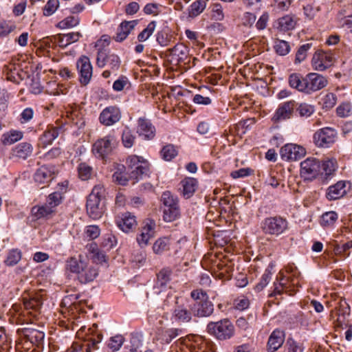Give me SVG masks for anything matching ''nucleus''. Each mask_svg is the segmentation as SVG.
I'll return each mask as SVG.
<instances>
[{"label":"nucleus","mask_w":352,"mask_h":352,"mask_svg":"<svg viewBox=\"0 0 352 352\" xmlns=\"http://www.w3.org/2000/svg\"><path fill=\"white\" fill-rule=\"evenodd\" d=\"M298 283L295 282V279L291 276L280 277L277 282L274 283V289L272 293L270 294V297H277L280 296L282 294L285 293L289 296L294 295L296 292V286Z\"/></svg>","instance_id":"1a4fd4ad"},{"label":"nucleus","mask_w":352,"mask_h":352,"mask_svg":"<svg viewBox=\"0 0 352 352\" xmlns=\"http://www.w3.org/2000/svg\"><path fill=\"white\" fill-rule=\"evenodd\" d=\"M116 244L117 239L114 235L112 234H107L104 235L102 242V245L105 250H109L114 248Z\"/></svg>","instance_id":"69168bd1"},{"label":"nucleus","mask_w":352,"mask_h":352,"mask_svg":"<svg viewBox=\"0 0 352 352\" xmlns=\"http://www.w3.org/2000/svg\"><path fill=\"white\" fill-rule=\"evenodd\" d=\"M261 229L264 234L278 236L289 229L288 221L279 215L267 217L261 223Z\"/></svg>","instance_id":"20e7f679"},{"label":"nucleus","mask_w":352,"mask_h":352,"mask_svg":"<svg viewBox=\"0 0 352 352\" xmlns=\"http://www.w3.org/2000/svg\"><path fill=\"white\" fill-rule=\"evenodd\" d=\"M306 154L305 148L294 144H287L280 150V157L287 162L297 161Z\"/></svg>","instance_id":"ddd939ff"},{"label":"nucleus","mask_w":352,"mask_h":352,"mask_svg":"<svg viewBox=\"0 0 352 352\" xmlns=\"http://www.w3.org/2000/svg\"><path fill=\"white\" fill-rule=\"evenodd\" d=\"M321 171V164L316 158L309 157L300 163V176L305 180L315 179Z\"/></svg>","instance_id":"9d476101"},{"label":"nucleus","mask_w":352,"mask_h":352,"mask_svg":"<svg viewBox=\"0 0 352 352\" xmlns=\"http://www.w3.org/2000/svg\"><path fill=\"white\" fill-rule=\"evenodd\" d=\"M311 46H312L311 43H306V44L301 45L298 48V50L296 54V57H295L294 63L296 64H299L305 60V58L307 56V52L311 47Z\"/></svg>","instance_id":"864d4df0"},{"label":"nucleus","mask_w":352,"mask_h":352,"mask_svg":"<svg viewBox=\"0 0 352 352\" xmlns=\"http://www.w3.org/2000/svg\"><path fill=\"white\" fill-rule=\"evenodd\" d=\"M122 114L119 107L109 106L104 109L100 114V122L106 126H112L121 119Z\"/></svg>","instance_id":"2eb2a0df"},{"label":"nucleus","mask_w":352,"mask_h":352,"mask_svg":"<svg viewBox=\"0 0 352 352\" xmlns=\"http://www.w3.org/2000/svg\"><path fill=\"white\" fill-rule=\"evenodd\" d=\"M336 131L330 127H325L316 131L314 135V141L320 147H329L336 141Z\"/></svg>","instance_id":"f8f14e48"},{"label":"nucleus","mask_w":352,"mask_h":352,"mask_svg":"<svg viewBox=\"0 0 352 352\" xmlns=\"http://www.w3.org/2000/svg\"><path fill=\"white\" fill-rule=\"evenodd\" d=\"M31 212L32 216L38 219L41 218H49L55 214L56 211L45 202L44 204L32 207Z\"/></svg>","instance_id":"7c9ffc66"},{"label":"nucleus","mask_w":352,"mask_h":352,"mask_svg":"<svg viewBox=\"0 0 352 352\" xmlns=\"http://www.w3.org/2000/svg\"><path fill=\"white\" fill-rule=\"evenodd\" d=\"M285 338V334L284 331L279 329L274 330L270 334L267 343V352L276 351L284 343Z\"/></svg>","instance_id":"5701e85b"},{"label":"nucleus","mask_w":352,"mask_h":352,"mask_svg":"<svg viewBox=\"0 0 352 352\" xmlns=\"http://www.w3.org/2000/svg\"><path fill=\"white\" fill-rule=\"evenodd\" d=\"M60 189L51 194L46 198V203L56 212V208L63 201L64 194L67 191V184L59 185Z\"/></svg>","instance_id":"bb28decb"},{"label":"nucleus","mask_w":352,"mask_h":352,"mask_svg":"<svg viewBox=\"0 0 352 352\" xmlns=\"http://www.w3.org/2000/svg\"><path fill=\"white\" fill-rule=\"evenodd\" d=\"M67 269L77 275L78 280L82 284L93 281L98 274V270L90 265L81 256L78 258L71 257L67 261Z\"/></svg>","instance_id":"f257e3e1"},{"label":"nucleus","mask_w":352,"mask_h":352,"mask_svg":"<svg viewBox=\"0 0 352 352\" xmlns=\"http://www.w3.org/2000/svg\"><path fill=\"white\" fill-rule=\"evenodd\" d=\"M118 141L113 133L98 139L92 146V153L98 158L104 159L116 148Z\"/></svg>","instance_id":"39448f33"},{"label":"nucleus","mask_w":352,"mask_h":352,"mask_svg":"<svg viewBox=\"0 0 352 352\" xmlns=\"http://www.w3.org/2000/svg\"><path fill=\"white\" fill-rule=\"evenodd\" d=\"M23 300L25 309L29 310L30 314L31 311H38L43 305V300L38 295H34L29 298L23 297Z\"/></svg>","instance_id":"473e14b6"},{"label":"nucleus","mask_w":352,"mask_h":352,"mask_svg":"<svg viewBox=\"0 0 352 352\" xmlns=\"http://www.w3.org/2000/svg\"><path fill=\"white\" fill-rule=\"evenodd\" d=\"M296 107V102L294 100L281 103L276 110L272 118V121L278 123L292 118Z\"/></svg>","instance_id":"4468645a"},{"label":"nucleus","mask_w":352,"mask_h":352,"mask_svg":"<svg viewBox=\"0 0 352 352\" xmlns=\"http://www.w3.org/2000/svg\"><path fill=\"white\" fill-rule=\"evenodd\" d=\"M328 84L327 79L323 76L317 73H309L305 76V94H311L318 91Z\"/></svg>","instance_id":"9b49d317"},{"label":"nucleus","mask_w":352,"mask_h":352,"mask_svg":"<svg viewBox=\"0 0 352 352\" xmlns=\"http://www.w3.org/2000/svg\"><path fill=\"white\" fill-rule=\"evenodd\" d=\"M54 166L43 165L35 172L34 179L39 184H48L54 178Z\"/></svg>","instance_id":"412c9836"},{"label":"nucleus","mask_w":352,"mask_h":352,"mask_svg":"<svg viewBox=\"0 0 352 352\" xmlns=\"http://www.w3.org/2000/svg\"><path fill=\"white\" fill-rule=\"evenodd\" d=\"M135 139V137L129 129L124 130L122 135V140L123 145L126 148H131L134 144Z\"/></svg>","instance_id":"052dcab7"},{"label":"nucleus","mask_w":352,"mask_h":352,"mask_svg":"<svg viewBox=\"0 0 352 352\" xmlns=\"http://www.w3.org/2000/svg\"><path fill=\"white\" fill-rule=\"evenodd\" d=\"M195 317H208L214 311V305L210 300L191 302Z\"/></svg>","instance_id":"4be33fe9"},{"label":"nucleus","mask_w":352,"mask_h":352,"mask_svg":"<svg viewBox=\"0 0 352 352\" xmlns=\"http://www.w3.org/2000/svg\"><path fill=\"white\" fill-rule=\"evenodd\" d=\"M138 23V20L124 21L122 22L118 28L116 34L113 36V39L117 42H122L125 40L137 25Z\"/></svg>","instance_id":"a878e982"},{"label":"nucleus","mask_w":352,"mask_h":352,"mask_svg":"<svg viewBox=\"0 0 352 352\" xmlns=\"http://www.w3.org/2000/svg\"><path fill=\"white\" fill-rule=\"evenodd\" d=\"M126 164L130 171V179L132 183L137 182L148 171V162L141 156L130 155L126 159Z\"/></svg>","instance_id":"423d86ee"},{"label":"nucleus","mask_w":352,"mask_h":352,"mask_svg":"<svg viewBox=\"0 0 352 352\" xmlns=\"http://www.w3.org/2000/svg\"><path fill=\"white\" fill-rule=\"evenodd\" d=\"M58 135L59 133L57 128L53 127L45 131L39 138V146L46 147L48 145H50Z\"/></svg>","instance_id":"f704fd0d"},{"label":"nucleus","mask_w":352,"mask_h":352,"mask_svg":"<svg viewBox=\"0 0 352 352\" xmlns=\"http://www.w3.org/2000/svg\"><path fill=\"white\" fill-rule=\"evenodd\" d=\"M338 218V216L336 212H327L322 215L320 223L322 226H331L336 223Z\"/></svg>","instance_id":"8fccbe9b"},{"label":"nucleus","mask_w":352,"mask_h":352,"mask_svg":"<svg viewBox=\"0 0 352 352\" xmlns=\"http://www.w3.org/2000/svg\"><path fill=\"white\" fill-rule=\"evenodd\" d=\"M33 146L28 142H21L12 149V156L19 159L25 160L31 155Z\"/></svg>","instance_id":"c756f323"},{"label":"nucleus","mask_w":352,"mask_h":352,"mask_svg":"<svg viewBox=\"0 0 352 352\" xmlns=\"http://www.w3.org/2000/svg\"><path fill=\"white\" fill-rule=\"evenodd\" d=\"M76 67L80 74V83L87 85L92 76V66L89 58L85 56L80 57L76 63Z\"/></svg>","instance_id":"f3484780"},{"label":"nucleus","mask_w":352,"mask_h":352,"mask_svg":"<svg viewBox=\"0 0 352 352\" xmlns=\"http://www.w3.org/2000/svg\"><path fill=\"white\" fill-rule=\"evenodd\" d=\"M78 172L80 179L86 181L91 178L93 169L87 163L82 162L78 165Z\"/></svg>","instance_id":"49530a36"},{"label":"nucleus","mask_w":352,"mask_h":352,"mask_svg":"<svg viewBox=\"0 0 352 352\" xmlns=\"http://www.w3.org/2000/svg\"><path fill=\"white\" fill-rule=\"evenodd\" d=\"M320 10V6L314 3H309L303 6L304 14L309 20L313 19Z\"/></svg>","instance_id":"4d7b16f0"},{"label":"nucleus","mask_w":352,"mask_h":352,"mask_svg":"<svg viewBox=\"0 0 352 352\" xmlns=\"http://www.w3.org/2000/svg\"><path fill=\"white\" fill-rule=\"evenodd\" d=\"M322 107L327 109L333 108L337 102V97L333 93L327 94L322 99Z\"/></svg>","instance_id":"e2e57ef3"},{"label":"nucleus","mask_w":352,"mask_h":352,"mask_svg":"<svg viewBox=\"0 0 352 352\" xmlns=\"http://www.w3.org/2000/svg\"><path fill=\"white\" fill-rule=\"evenodd\" d=\"M288 82L292 88L296 89L298 91L305 93V76L303 77L300 74L298 73H293L289 76Z\"/></svg>","instance_id":"2f4dec72"},{"label":"nucleus","mask_w":352,"mask_h":352,"mask_svg":"<svg viewBox=\"0 0 352 352\" xmlns=\"http://www.w3.org/2000/svg\"><path fill=\"white\" fill-rule=\"evenodd\" d=\"M82 37L79 32H69L68 34H57L54 36V42L62 48H65L69 45L78 41Z\"/></svg>","instance_id":"c85d7f7f"},{"label":"nucleus","mask_w":352,"mask_h":352,"mask_svg":"<svg viewBox=\"0 0 352 352\" xmlns=\"http://www.w3.org/2000/svg\"><path fill=\"white\" fill-rule=\"evenodd\" d=\"M336 325L342 327H348L349 317L350 315V307L345 300H340L339 307L336 310Z\"/></svg>","instance_id":"393cba45"},{"label":"nucleus","mask_w":352,"mask_h":352,"mask_svg":"<svg viewBox=\"0 0 352 352\" xmlns=\"http://www.w3.org/2000/svg\"><path fill=\"white\" fill-rule=\"evenodd\" d=\"M177 150L173 144H167L164 146L162 151L161 155L162 158L166 161H170L177 155Z\"/></svg>","instance_id":"09e8293b"},{"label":"nucleus","mask_w":352,"mask_h":352,"mask_svg":"<svg viewBox=\"0 0 352 352\" xmlns=\"http://www.w3.org/2000/svg\"><path fill=\"white\" fill-rule=\"evenodd\" d=\"M272 278V273L270 270H266L262 275L260 281L256 284L255 289L257 292L263 290L269 283Z\"/></svg>","instance_id":"680f3d73"},{"label":"nucleus","mask_w":352,"mask_h":352,"mask_svg":"<svg viewBox=\"0 0 352 352\" xmlns=\"http://www.w3.org/2000/svg\"><path fill=\"white\" fill-rule=\"evenodd\" d=\"M206 0H196L193 2L188 8L189 17L194 18L202 13L206 9Z\"/></svg>","instance_id":"58836bf2"},{"label":"nucleus","mask_w":352,"mask_h":352,"mask_svg":"<svg viewBox=\"0 0 352 352\" xmlns=\"http://www.w3.org/2000/svg\"><path fill=\"white\" fill-rule=\"evenodd\" d=\"M170 247V240L167 237H161L155 241L153 245V252L156 254H162L168 251Z\"/></svg>","instance_id":"4c0bfd02"},{"label":"nucleus","mask_w":352,"mask_h":352,"mask_svg":"<svg viewBox=\"0 0 352 352\" xmlns=\"http://www.w3.org/2000/svg\"><path fill=\"white\" fill-rule=\"evenodd\" d=\"M110 40L109 36L104 34L95 43V47L98 51L96 64L99 67H103L106 65L107 51Z\"/></svg>","instance_id":"a211bd4d"},{"label":"nucleus","mask_w":352,"mask_h":352,"mask_svg":"<svg viewBox=\"0 0 352 352\" xmlns=\"http://www.w3.org/2000/svg\"><path fill=\"white\" fill-rule=\"evenodd\" d=\"M337 114L340 117H348L351 113V104L349 102H343L340 104L336 109Z\"/></svg>","instance_id":"338daca9"},{"label":"nucleus","mask_w":352,"mask_h":352,"mask_svg":"<svg viewBox=\"0 0 352 352\" xmlns=\"http://www.w3.org/2000/svg\"><path fill=\"white\" fill-rule=\"evenodd\" d=\"M296 21L293 16L286 15L278 19V28L281 30L287 31L294 28Z\"/></svg>","instance_id":"79ce46f5"},{"label":"nucleus","mask_w":352,"mask_h":352,"mask_svg":"<svg viewBox=\"0 0 352 352\" xmlns=\"http://www.w3.org/2000/svg\"><path fill=\"white\" fill-rule=\"evenodd\" d=\"M173 317L179 323L190 322L195 317L191 302L177 300L174 307Z\"/></svg>","instance_id":"0eeeda50"},{"label":"nucleus","mask_w":352,"mask_h":352,"mask_svg":"<svg viewBox=\"0 0 352 352\" xmlns=\"http://www.w3.org/2000/svg\"><path fill=\"white\" fill-rule=\"evenodd\" d=\"M161 201L164 206L163 209L179 206V202L177 197L174 196L169 191H165L162 193Z\"/></svg>","instance_id":"ea45409f"},{"label":"nucleus","mask_w":352,"mask_h":352,"mask_svg":"<svg viewBox=\"0 0 352 352\" xmlns=\"http://www.w3.org/2000/svg\"><path fill=\"white\" fill-rule=\"evenodd\" d=\"M156 27L155 21L150 22L146 28H144L138 36V40L140 42L146 41L154 32Z\"/></svg>","instance_id":"603ef678"},{"label":"nucleus","mask_w":352,"mask_h":352,"mask_svg":"<svg viewBox=\"0 0 352 352\" xmlns=\"http://www.w3.org/2000/svg\"><path fill=\"white\" fill-rule=\"evenodd\" d=\"M117 226L124 232H129L137 226L136 217L132 213L126 212L116 218Z\"/></svg>","instance_id":"6ab92c4d"},{"label":"nucleus","mask_w":352,"mask_h":352,"mask_svg":"<svg viewBox=\"0 0 352 352\" xmlns=\"http://www.w3.org/2000/svg\"><path fill=\"white\" fill-rule=\"evenodd\" d=\"M346 182L339 181L328 188L326 197L329 200H336L342 197L346 193Z\"/></svg>","instance_id":"cd10ccee"},{"label":"nucleus","mask_w":352,"mask_h":352,"mask_svg":"<svg viewBox=\"0 0 352 352\" xmlns=\"http://www.w3.org/2000/svg\"><path fill=\"white\" fill-rule=\"evenodd\" d=\"M23 138V133L20 131L11 130L4 133L1 137V142L4 145H10Z\"/></svg>","instance_id":"e433bc0d"},{"label":"nucleus","mask_w":352,"mask_h":352,"mask_svg":"<svg viewBox=\"0 0 352 352\" xmlns=\"http://www.w3.org/2000/svg\"><path fill=\"white\" fill-rule=\"evenodd\" d=\"M352 248V241L339 245L336 244L333 247V252L336 256H339L340 259L344 260L350 255V249Z\"/></svg>","instance_id":"c9c22d12"},{"label":"nucleus","mask_w":352,"mask_h":352,"mask_svg":"<svg viewBox=\"0 0 352 352\" xmlns=\"http://www.w3.org/2000/svg\"><path fill=\"white\" fill-rule=\"evenodd\" d=\"M335 61V58L331 51H316L311 59V66L314 70L323 72L331 67Z\"/></svg>","instance_id":"6e6552de"},{"label":"nucleus","mask_w":352,"mask_h":352,"mask_svg":"<svg viewBox=\"0 0 352 352\" xmlns=\"http://www.w3.org/2000/svg\"><path fill=\"white\" fill-rule=\"evenodd\" d=\"M211 18L212 19L221 21L224 19V13L223 12L222 6L220 3H213L211 6Z\"/></svg>","instance_id":"6e6d98bb"},{"label":"nucleus","mask_w":352,"mask_h":352,"mask_svg":"<svg viewBox=\"0 0 352 352\" xmlns=\"http://www.w3.org/2000/svg\"><path fill=\"white\" fill-rule=\"evenodd\" d=\"M296 108L300 117H309L315 111L314 106L305 102L296 104Z\"/></svg>","instance_id":"3c124183"},{"label":"nucleus","mask_w":352,"mask_h":352,"mask_svg":"<svg viewBox=\"0 0 352 352\" xmlns=\"http://www.w3.org/2000/svg\"><path fill=\"white\" fill-rule=\"evenodd\" d=\"M155 222L152 219H147L142 227L141 233L137 236V241L140 246L148 245L149 240L155 234Z\"/></svg>","instance_id":"aec40b11"},{"label":"nucleus","mask_w":352,"mask_h":352,"mask_svg":"<svg viewBox=\"0 0 352 352\" xmlns=\"http://www.w3.org/2000/svg\"><path fill=\"white\" fill-rule=\"evenodd\" d=\"M321 168L323 172L322 173H324L326 175H329L332 174L336 168V161L334 159L328 160L324 161L321 164Z\"/></svg>","instance_id":"0e129e2a"},{"label":"nucleus","mask_w":352,"mask_h":352,"mask_svg":"<svg viewBox=\"0 0 352 352\" xmlns=\"http://www.w3.org/2000/svg\"><path fill=\"white\" fill-rule=\"evenodd\" d=\"M166 53L170 62L175 65L186 63L188 57V47L182 43H177L173 47L168 49Z\"/></svg>","instance_id":"dca6fc26"},{"label":"nucleus","mask_w":352,"mask_h":352,"mask_svg":"<svg viewBox=\"0 0 352 352\" xmlns=\"http://www.w3.org/2000/svg\"><path fill=\"white\" fill-rule=\"evenodd\" d=\"M21 259V251L16 249H13L8 252L4 263L7 266H14L16 265Z\"/></svg>","instance_id":"a18cd8bd"},{"label":"nucleus","mask_w":352,"mask_h":352,"mask_svg":"<svg viewBox=\"0 0 352 352\" xmlns=\"http://www.w3.org/2000/svg\"><path fill=\"white\" fill-rule=\"evenodd\" d=\"M59 6V0H49L43 8V15L50 16L52 15Z\"/></svg>","instance_id":"13d9d810"},{"label":"nucleus","mask_w":352,"mask_h":352,"mask_svg":"<svg viewBox=\"0 0 352 352\" xmlns=\"http://www.w3.org/2000/svg\"><path fill=\"white\" fill-rule=\"evenodd\" d=\"M274 48L276 54L280 56H285L289 54L291 50L289 43L279 38L275 40Z\"/></svg>","instance_id":"a19ab883"},{"label":"nucleus","mask_w":352,"mask_h":352,"mask_svg":"<svg viewBox=\"0 0 352 352\" xmlns=\"http://www.w3.org/2000/svg\"><path fill=\"white\" fill-rule=\"evenodd\" d=\"M120 59L119 56L115 54H107L106 57V64H108L111 69L117 71L120 68Z\"/></svg>","instance_id":"bf43d9fd"},{"label":"nucleus","mask_w":352,"mask_h":352,"mask_svg":"<svg viewBox=\"0 0 352 352\" xmlns=\"http://www.w3.org/2000/svg\"><path fill=\"white\" fill-rule=\"evenodd\" d=\"M105 195V189L102 184L96 185L89 195L86 204L88 215L93 219H100L104 212L101 199Z\"/></svg>","instance_id":"f03ea898"},{"label":"nucleus","mask_w":352,"mask_h":352,"mask_svg":"<svg viewBox=\"0 0 352 352\" xmlns=\"http://www.w3.org/2000/svg\"><path fill=\"white\" fill-rule=\"evenodd\" d=\"M131 262L135 267H140L146 263V254L143 250L134 251L131 255Z\"/></svg>","instance_id":"c03bdc74"},{"label":"nucleus","mask_w":352,"mask_h":352,"mask_svg":"<svg viewBox=\"0 0 352 352\" xmlns=\"http://www.w3.org/2000/svg\"><path fill=\"white\" fill-rule=\"evenodd\" d=\"M234 326L227 318L217 322H210L207 324L208 333L219 340L230 339L234 334Z\"/></svg>","instance_id":"7ed1b4c3"},{"label":"nucleus","mask_w":352,"mask_h":352,"mask_svg":"<svg viewBox=\"0 0 352 352\" xmlns=\"http://www.w3.org/2000/svg\"><path fill=\"white\" fill-rule=\"evenodd\" d=\"M124 342V338L122 336L118 335L114 337H112L108 344V346L109 349L112 350V351H118L122 346Z\"/></svg>","instance_id":"774afa93"},{"label":"nucleus","mask_w":352,"mask_h":352,"mask_svg":"<svg viewBox=\"0 0 352 352\" xmlns=\"http://www.w3.org/2000/svg\"><path fill=\"white\" fill-rule=\"evenodd\" d=\"M179 215V206L163 209V219L166 222L175 221Z\"/></svg>","instance_id":"37998d69"},{"label":"nucleus","mask_w":352,"mask_h":352,"mask_svg":"<svg viewBox=\"0 0 352 352\" xmlns=\"http://www.w3.org/2000/svg\"><path fill=\"white\" fill-rule=\"evenodd\" d=\"M80 19L76 16H69L58 23V27L61 29L72 28L78 25Z\"/></svg>","instance_id":"de8ad7c7"},{"label":"nucleus","mask_w":352,"mask_h":352,"mask_svg":"<svg viewBox=\"0 0 352 352\" xmlns=\"http://www.w3.org/2000/svg\"><path fill=\"white\" fill-rule=\"evenodd\" d=\"M137 132L145 140H152L155 135V128L148 119L140 118L138 121Z\"/></svg>","instance_id":"b1692460"},{"label":"nucleus","mask_w":352,"mask_h":352,"mask_svg":"<svg viewBox=\"0 0 352 352\" xmlns=\"http://www.w3.org/2000/svg\"><path fill=\"white\" fill-rule=\"evenodd\" d=\"M181 185L184 196L186 198H189L195 192L197 186V182L194 178L188 177L181 182Z\"/></svg>","instance_id":"72a5a7b5"},{"label":"nucleus","mask_w":352,"mask_h":352,"mask_svg":"<svg viewBox=\"0 0 352 352\" xmlns=\"http://www.w3.org/2000/svg\"><path fill=\"white\" fill-rule=\"evenodd\" d=\"M171 270L168 268H164L157 274V283L161 287H164L167 285L170 279Z\"/></svg>","instance_id":"5fc2aeb1"}]
</instances>
